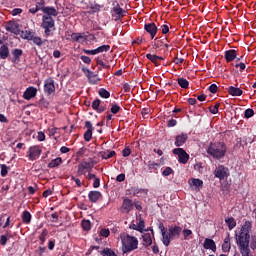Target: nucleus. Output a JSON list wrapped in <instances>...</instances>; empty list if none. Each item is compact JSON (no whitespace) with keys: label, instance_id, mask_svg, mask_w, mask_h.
Instances as JSON below:
<instances>
[{"label":"nucleus","instance_id":"obj_1","mask_svg":"<svg viewBox=\"0 0 256 256\" xmlns=\"http://www.w3.org/2000/svg\"><path fill=\"white\" fill-rule=\"evenodd\" d=\"M251 229H253L251 221H245L236 238L242 256H249L251 253V249L249 248V243L251 242Z\"/></svg>","mask_w":256,"mask_h":256},{"label":"nucleus","instance_id":"obj_2","mask_svg":"<svg viewBox=\"0 0 256 256\" xmlns=\"http://www.w3.org/2000/svg\"><path fill=\"white\" fill-rule=\"evenodd\" d=\"M206 153L213 159L220 161V159H223L227 155V144L223 141L210 142Z\"/></svg>","mask_w":256,"mask_h":256},{"label":"nucleus","instance_id":"obj_3","mask_svg":"<svg viewBox=\"0 0 256 256\" xmlns=\"http://www.w3.org/2000/svg\"><path fill=\"white\" fill-rule=\"evenodd\" d=\"M121 241L123 253H131V251H135V249L139 247V240H137V237L135 236H131L129 234H122Z\"/></svg>","mask_w":256,"mask_h":256},{"label":"nucleus","instance_id":"obj_4","mask_svg":"<svg viewBox=\"0 0 256 256\" xmlns=\"http://www.w3.org/2000/svg\"><path fill=\"white\" fill-rule=\"evenodd\" d=\"M21 37L26 41H32L34 45H37V47H41L45 43V40L37 36V33L33 30L22 31Z\"/></svg>","mask_w":256,"mask_h":256},{"label":"nucleus","instance_id":"obj_5","mask_svg":"<svg viewBox=\"0 0 256 256\" xmlns=\"http://www.w3.org/2000/svg\"><path fill=\"white\" fill-rule=\"evenodd\" d=\"M42 29H44V34L46 37H49L51 35V29L55 27V20L51 16H42Z\"/></svg>","mask_w":256,"mask_h":256},{"label":"nucleus","instance_id":"obj_6","mask_svg":"<svg viewBox=\"0 0 256 256\" xmlns=\"http://www.w3.org/2000/svg\"><path fill=\"white\" fill-rule=\"evenodd\" d=\"M95 160L93 158H90V161H83L78 165L77 173L78 175H85V171H92L93 167H95Z\"/></svg>","mask_w":256,"mask_h":256},{"label":"nucleus","instance_id":"obj_7","mask_svg":"<svg viewBox=\"0 0 256 256\" xmlns=\"http://www.w3.org/2000/svg\"><path fill=\"white\" fill-rule=\"evenodd\" d=\"M173 154L177 155L178 157V163H181L182 165H187V162L189 161V155L187 151L183 148H175L173 150Z\"/></svg>","mask_w":256,"mask_h":256},{"label":"nucleus","instance_id":"obj_8","mask_svg":"<svg viewBox=\"0 0 256 256\" xmlns=\"http://www.w3.org/2000/svg\"><path fill=\"white\" fill-rule=\"evenodd\" d=\"M229 174H230L229 173V168H227L223 165H219L214 170V177H216L220 181H223V179H227V177H229Z\"/></svg>","mask_w":256,"mask_h":256},{"label":"nucleus","instance_id":"obj_9","mask_svg":"<svg viewBox=\"0 0 256 256\" xmlns=\"http://www.w3.org/2000/svg\"><path fill=\"white\" fill-rule=\"evenodd\" d=\"M42 150L39 146H32L27 151V157L29 161H37L41 157Z\"/></svg>","mask_w":256,"mask_h":256},{"label":"nucleus","instance_id":"obj_10","mask_svg":"<svg viewBox=\"0 0 256 256\" xmlns=\"http://www.w3.org/2000/svg\"><path fill=\"white\" fill-rule=\"evenodd\" d=\"M125 13L127 12L121 8L119 3H116L112 8V17L114 18V21H121V19L125 17Z\"/></svg>","mask_w":256,"mask_h":256},{"label":"nucleus","instance_id":"obj_11","mask_svg":"<svg viewBox=\"0 0 256 256\" xmlns=\"http://www.w3.org/2000/svg\"><path fill=\"white\" fill-rule=\"evenodd\" d=\"M44 93H46V95H52V93H55V80H53L52 77L44 80Z\"/></svg>","mask_w":256,"mask_h":256},{"label":"nucleus","instance_id":"obj_12","mask_svg":"<svg viewBox=\"0 0 256 256\" xmlns=\"http://www.w3.org/2000/svg\"><path fill=\"white\" fill-rule=\"evenodd\" d=\"M5 29L8 31V33H13V35H20L21 33V30L19 29V23L17 22L9 21L5 25Z\"/></svg>","mask_w":256,"mask_h":256},{"label":"nucleus","instance_id":"obj_13","mask_svg":"<svg viewBox=\"0 0 256 256\" xmlns=\"http://www.w3.org/2000/svg\"><path fill=\"white\" fill-rule=\"evenodd\" d=\"M144 29L149 33L151 39H155L157 32L159 31V28L155 22L146 23L144 25Z\"/></svg>","mask_w":256,"mask_h":256},{"label":"nucleus","instance_id":"obj_14","mask_svg":"<svg viewBox=\"0 0 256 256\" xmlns=\"http://www.w3.org/2000/svg\"><path fill=\"white\" fill-rule=\"evenodd\" d=\"M85 128L87 129L84 133V141H86L87 143H89V141H91V139H93V124L91 123V121H86L85 122Z\"/></svg>","mask_w":256,"mask_h":256},{"label":"nucleus","instance_id":"obj_15","mask_svg":"<svg viewBox=\"0 0 256 256\" xmlns=\"http://www.w3.org/2000/svg\"><path fill=\"white\" fill-rule=\"evenodd\" d=\"M187 139H189V135H187V133L177 135L174 142L175 147H183L184 144L187 143Z\"/></svg>","mask_w":256,"mask_h":256},{"label":"nucleus","instance_id":"obj_16","mask_svg":"<svg viewBox=\"0 0 256 256\" xmlns=\"http://www.w3.org/2000/svg\"><path fill=\"white\" fill-rule=\"evenodd\" d=\"M133 210V200L125 198L122 202L121 212L122 213H131Z\"/></svg>","mask_w":256,"mask_h":256},{"label":"nucleus","instance_id":"obj_17","mask_svg":"<svg viewBox=\"0 0 256 256\" xmlns=\"http://www.w3.org/2000/svg\"><path fill=\"white\" fill-rule=\"evenodd\" d=\"M37 96V88L30 86L28 87L25 92L23 93V99H26V101H29L33 99V97Z\"/></svg>","mask_w":256,"mask_h":256},{"label":"nucleus","instance_id":"obj_18","mask_svg":"<svg viewBox=\"0 0 256 256\" xmlns=\"http://www.w3.org/2000/svg\"><path fill=\"white\" fill-rule=\"evenodd\" d=\"M182 231H183V228H181L180 226H171L168 229V234H170V237L172 239H179Z\"/></svg>","mask_w":256,"mask_h":256},{"label":"nucleus","instance_id":"obj_19","mask_svg":"<svg viewBox=\"0 0 256 256\" xmlns=\"http://www.w3.org/2000/svg\"><path fill=\"white\" fill-rule=\"evenodd\" d=\"M70 37L74 43H85L87 41V35L84 33H72Z\"/></svg>","mask_w":256,"mask_h":256},{"label":"nucleus","instance_id":"obj_20","mask_svg":"<svg viewBox=\"0 0 256 256\" xmlns=\"http://www.w3.org/2000/svg\"><path fill=\"white\" fill-rule=\"evenodd\" d=\"M204 249H210V251H217V244H215V240L211 238H206L203 243Z\"/></svg>","mask_w":256,"mask_h":256},{"label":"nucleus","instance_id":"obj_21","mask_svg":"<svg viewBox=\"0 0 256 256\" xmlns=\"http://www.w3.org/2000/svg\"><path fill=\"white\" fill-rule=\"evenodd\" d=\"M102 197L103 195L99 191L93 190L88 193V199L90 203H97Z\"/></svg>","mask_w":256,"mask_h":256},{"label":"nucleus","instance_id":"obj_22","mask_svg":"<svg viewBox=\"0 0 256 256\" xmlns=\"http://www.w3.org/2000/svg\"><path fill=\"white\" fill-rule=\"evenodd\" d=\"M237 58V50H226L224 52V59H226L227 63H231V61H235Z\"/></svg>","mask_w":256,"mask_h":256},{"label":"nucleus","instance_id":"obj_23","mask_svg":"<svg viewBox=\"0 0 256 256\" xmlns=\"http://www.w3.org/2000/svg\"><path fill=\"white\" fill-rule=\"evenodd\" d=\"M12 63H19L21 61V56L23 55V50L19 48H15L12 51Z\"/></svg>","mask_w":256,"mask_h":256},{"label":"nucleus","instance_id":"obj_24","mask_svg":"<svg viewBox=\"0 0 256 256\" xmlns=\"http://www.w3.org/2000/svg\"><path fill=\"white\" fill-rule=\"evenodd\" d=\"M43 13L46 14V17H57V15H59V11H57L53 6L45 7Z\"/></svg>","mask_w":256,"mask_h":256},{"label":"nucleus","instance_id":"obj_25","mask_svg":"<svg viewBox=\"0 0 256 256\" xmlns=\"http://www.w3.org/2000/svg\"><path fill=\"white\" fill-rule=\"evenodd\" d=\"M228 93L232 97H241V95H243V90H241V88H237L235 86H230L228 88Z\"/></svg>","mask_w":256,"mask_h":256},{"label":"nucleus","instance_id":"obj_26","mask_svg":"<svg viewBox=\"0 0 256 256\" xmlns=\"http://www.w3.org/2000/svg\"><path fill=\"white\" fill-rule=\"evenodd\" d=\"M7 57H9V46L3 44L0 47V59H7Z\"/></svg>","mask_w":256,"mask_h":256},{"label":"nucleus","instance_id":"obj_27","mask_svg":"<svg viewBox=\"0 0 256 256\" xmlns=\"http://www.w3.org/2000/svg\"><path fill=\"white\" fill-rule=\"evenodd\" d=\"M189 183L193 187H196V191H199L203 187V180L199 178H192Z\"/></svg>","mask_w":256,"mask_h":256},{"label":"nucleus","instance_id":"obj_28","mask_svg":"<svg viewBox=\"0 0 256 256\" xmlns=\"http://www.w3.org/2000/svg\"><path fill=\"white\" fill-rule=\"evenodd\" d=\"M142 239H143L144 247H149V246L153 245V239L151 238V233H145L142 236Z\"/></svg>","mask_w":256,"mask_h":256},{"label":"nucleus","instance_id":"obj_29","mask_svg":"<svg viewBox=\"0 0 256 256\" xmlns=\"http://www.w3.org/2000/svg\"><path fill=\"white\" fill-rule=\"evenodd\" d=\"M222 251L224 253H229V251H231V239L229 238V236L224 239V242L222 244Z\"/></svg>","mask_w":256,"mask_h":256},{"label":"nucleus","instance_id":"obj_30","mask_svg":"<svg viewBox=\"0 0 256 256\" xmlns=\"http://www.w3.org/2000/svg\"><path fill=\"white\" fill-rule=\"evenodd\" d=\"M171 239H173V238L171 237L169 232L162 233V243H163V245H165V247H169V245H171Z\"/></svg>","mask_w":256,"mask_h":256},{"label":"nucleus","instance_id":"obj_31","mask_svg":"<svg viewBox=\"0 0 256 256\" xmlns=\"http://www.w3.org/2000/svg\"><path fill=\"white\" fill-rule=\"evenodd\" d=\"M146 58L148 59V61H151V63H153L155 67H159V65H161V63H159V56L155 54H146Z\"/></svg>","mask_w":256,"mask_h":256},{"label":"nucleus","instance_id":"obj_32","mask_svg":"<svg viewBox=\"0 0 256 256\" xmlns=\"http://www.w3.org/2000/svg\"><path fill=\"white\" fill-rule=\"evenodd\" d=\"M48 236H49V230H47V228H44L38 237L40 241V245H45V241H47Z\"/></svg>","mask_w":256,"mask_h":256},{"label":"nucleus","instance_id":"obj_33","mask_svg":"<svg viewBox=\"0 0 256 256\" xmlns=\"http://www.w3.org/2000/svg\"><path fill=\"white\" fill-rule=\"evenodd\" d=\"M115 155H117V153L113 150L112 151L106 150V151L100 152V156L102 157V159H111L115 157Z\"/></svg>","mask_w":256,"mask_h":256},{"label":"nucleus","instance_id":"obj_34","mask_svg":"<svg viewBox=\"0 0 256 256\" xmlns=\"http://www.w3.org/2000/svg\"><path fill=\"white\" fill-rule=\"evenodd\" d=\"M61 163H63V159H61V157L55 158L53 159L49 164L48 167L49 169H53L55 167H59V165H61Z\"/></svg>","mask_w":256,"mask_h":256},{"label":"nucleus","instance_id":"obj_35","mask_svg":"<svg viewBox=\"0 0 256 256\" xmlns=\"http://www.w3.org/2000/svg\"><path fill=\"white\" fill-rule=\"evenodd\" d=\"M225 223L227 224L229 230L235 229L237 227V221H235V218L230 217L225 220Z\"/></svg>","mask_w":256,"mask_h":256},{"label":"nucleus","instance_id":"obj_36","mask_svg":"<svg viewBox=\"0 0 256 256\" xmlns=\"http://www.w3.org/2000/svg\"><path fill=\"white\" fill-rule=\"evenodd\" d=\"M245 147H247V144H245V142H243V138H237L236 143L234 145V149H241V151H243V149H245Z\"/></svg>","mask_w":256,"mask_h":256},{"label":"nucleus","instance_id":"obj_37","mask_svg":"<svg viewBox=\"0 0 256 256\" xmlns=\"http://www.w3.org/2000/svg\"><path fill=\"white\" fill-rule=\"evenodd\" d=\"M31 213L27 210H25L22 214V221L23 223H25L26 225H29V223H31Z\"/></svg>","mask_w":256,"mask_h":256},{"label":"nucleus","instance_id":"obj_38","mask_svg":"<svg viewBox=\"0 0 256 256\" xmlns=\"http://www.w3.org/2000/svg\"><path fill=\"white\" fill-rule=\"evenodd\" d=\"M177 83L181 89H189V82L185 78H178Z\"/></svg>","mask_w":256,"mask_h":256},{"label":"nucleus","instance_id":"obj_39","mask_svg":"<svg viewBox=\"0 0 256 256\" xmlns=\"http://www.w3.org/2000/svg\"><path fill=\"white\" fill-rule=\"evenodd\" d=\"M8 237H13V235L9 232H6V235L0 236V245H2V247H5V245H7V241H9Z\"/></svg>","mask_w":256,"mask_h":256},{"label":"nucleus","instance_id":"obj_40","mask_svg":"<svg viewBox=\"0 0 256 256\" xmlns=\"http://www.w3.org/2000/svg\"><path fill=\"white\" fill-rule=\"evenodd\" d=\"M98 95L102 97V99H109L111 97V93L105 88H100L98 91Z\"/></svg>","mask_w":256,"mask_h":256},{"label":"nucleus","instance_id":"obj_41","mask_svg":"<svg viewBox=\"0 0 256 256\" xmlns=\"http://www.w3.org/2000/svg\"><path fill=\"white\" fill-rule=\"evenodd\" d=\"M100 255L102 256H117L115 251L109 249V248H104L102 251H99Z\"/></svg>","mask_w":256,"mask_h":256},{"label":"nucleus","instance_id":"obj_42","mask_svg":"<svg viewBox=\"0 0 256 256\" xmlns=\"http://www.w3.org/2000/svg\"><path fill=\"white\" fill-rule=\"evenodd\" d=\"M81 227H82L83 231H91V221L82 220Z\"/></svg>","mask_w":256,"mask_h":256},{"label":"nucleus","instance_id":"obj_43","mask_svg":"<svg viewBox=\"0 0 256 256\" xmlns=\"http://www.w3.org/2000/svg\"><path fill=\"white\" fill-rule=\"evenodd\" d=\"M157 169H159V164L155 161H149L148 162V170L150 171V173L154 170L157 171Z\"/></svg>","mask_w":256,"mask_h":256},{"label":"nucleus","instance_id":"obj_44","mask_svg":"<svg viewBox=\"0 0 256 256\" xmlns=\"http://www.w3.org/2000/svg\"><path fill=\"white\" fill-rule=\"evenodd\" d=\"M40 109H48L49 108V100L42 98L39 100Z\"/></svg>","mask_w":256,"mask_h":256},{"label":"nucleus","instance_id":"obj_45","mask_svg":"<svg viewBox=\"0 0 256 256\" xmlns=\"http://www.w3.org/2000/svg\"><path fill=\"white\" fill-rule=\"evenodd\" d=\"M99 81H101V78L96 74V76L90 77V79L88 80V83L90 85H98Z\"/></svg>","mask_w":256,"mask_h":256},{"label":"nucleus","instance_id":"obj_46","mask_svg":"<svg viewBox=\"0 0 256 256\" xmlns=\"http://www.w3.org/2000/svg\"><path fill=\"white\" fill-rule=\"evenodd\" d=\"M219 107H221L220 103H216L214 106H210L209 107L210 113H212V115H217V113H219Z\"/></svg>","mask_w":256,"mask_h":256},{"label":"nucleus","instance_id":"obj_47","mask_svg":"<svg viewBox=\"0 0 256 256\" xmlns=\"http://www.w3.org/2000/svg\"><path fill=\"white\" fill-rule=\"evenodd\" d=\"M109 49H111L110 45H102L99 46L98 48H96L97 53H107V51H109Z\"/></svg>","mask_w":256,"mask_h":256},{"label":"nucleus","instance_id":"obj_48","mask_svg":"<svg viewBox=\"0 0 256 256\" xmlns=\"http://www.w3.org/2000/svg\"><path fill=\"white\" fill-rule=\"evenodd\" d=\"M35 7L38 9V11L44 12V9H45V0H38V1L36 2Z\"/></svg>","mask_w":256,"mask_h":256},{"label":"nucleus","instance_id":"obj_49","mask_svg":"<svg viewBox=\"0 0 256 256\" xmlns=\"http://www.w3.org/2000/svg\"><path fill=\"white\" fill-rule=\"evenodd\" d=\"M137 231H139L140 233H143L145 231V220L144 219L139 220V223L137 225Z\"/></svg>","mask_w":256,"mask_h":256},{"label":"nucleus","instance_id":"obj_50","mask_svg":"<svg viewBox=\"0 0 256 256\" xmlns=\"http://www.w3.org/2000/svg\"><path fill=\"white\" fill-rule=\"evenodd\" d=\"M253 115H255V111L251 108L246 109L244 112V117L246 119H251V117H253Z\"/></svg>","mask_w":256,"mask_h":256},{"label":"nucleus","instance_id":"obj_51","mask_svg":"<svg viewBox=\"0 0 256 256\" xmlns=\"http://www.w3.org/2000/svg\"><path fill=\"white\" fill-rule=\"evenodd\" d=\"M173 173H175V171H173V168L171 167H166L163 172L162 175L163 177H169V175H173Z\"/></svg>","mask_w":256,"mask_h":256},{"label":"nucleus","instance_id":"obj_52","mask_svg":"<svg viewBox=\"0 0 256 256\" xmlns=\"http://www.w3.org/2000/svg\"><path fill=\"white\" fill-rule=\"evenodd\" d=\"M110 111L113 115H117V113L121 111V106H119V104H112Z\"/></svg>","mask_w":256,"mask_h":256},{"label":"nucleus","instance_id":"obj_53","mask_svg":"<svg viewBox=\"0 0 256 256\" xmlns=\"http://www.w3.org/2000/svg\"><path fill=\"white\" fill-rule=\"evenodd\" d=\"M101 106V100L100 99H95L92 104L91 107L94 111H98L99 107Z\"/></svg>","mask_w":256,"mask_h":256},{"label":"nucleus","instance_id":"obj_54","mask_svg":"<svg viewBox=\"0 0 256 256\" xmlns=\"http://www.w3.org/2000/svg\"><path fill=\"white\" fill-rule=\"evenodd\" d=\"M235 68L240 69V73H243L247 69V65L244 62H240L235 64Z\"/></svg>","mask_w":256,"mask_h":256},{"label":"nucleus","instance_id":"obj_55","mask_svg":"<svg viewBox=\"0 0 256 256\" xmlns=\"http://www.w3.org/2000/svg\"><path fill=\"white\" fill-rule=\"evenodd\" d=\"M0 167H1V171H0L1 177H7V173H9L7 166L5 164H1Z\"/></svg>","mask_w":256,"mask_h":256},{"label":"nucleus","instance_id":"obj_56","mask_svg":"<svg viewBox=\"0 0 256 256\" xmlns=\"http://www.w3.org/2000/svg\"><path fill=\"white\" fill-rule=\"evenodd\" d=\"M165 45V41L164 40H158V39H155V42H154V47L156 49H161V47Z\"/></svg>","mask_w":256,"mask_h":256},{"label":"nucleus","instance_id":"obj_57","mask_svg":"<svg viewBox=\"0 0 256 256\" xmlns=\"http://www.w3.org/2000/svg\"><path fill=\"white\" fill-rule=\"evenodd\" d=\"M160 29L162 31V35H167V33H169V24L161 25Z\"/></svg>","mask_w":256,"mask_h":256},{"label":"nucleus","instance_id":"obj_58","mask_svg":"<svg viewBox=\"0 0 256 256\" xmlns=\"http://www.w3.org/2000/svg\"><path fill=\"white\" fill-rule=\"evenodd\" d=\"M110 234H111V232L107 228H103L100 230L101 237H109Z\"/></svg>","mask_w":256,"mask_h":256},{"label":"nucleus","instance_id":"obj_59","mask_svg":"<svg viewBox=\"0 0 256 256\" xmlns=\"http://www.w3.org/2000/svg\"><path fill=\"white\" fill-rule=\"evenodd\" d=\"M45 251H47V247L45 246H40L38 247V249L36 250L37 255L39 256H43V253H45Z\"/></svg>","mask_w":256,"mask_h":256},{"label":"nucleus","instance_id":"obj_60","mask_svg":"<svg viewBox=\"0 0 256 256\" xmlns=\"http://www.w3.org/2000/svg\"><path fill=\"white\" fill-rule=\"evenodd\" d=\"M129 155H131V148L125 147L122 150V157H129Z\"/></svg>","mask_w":256,"mask_h":256},{"label":"nucleus","instance_id":"obj_61","mask_svg":"<svg viewBox=\"0 0 256 256\" xmlns=\"http://www.w3.org/2000/svg\"><path fill=\"white\" fill-rule=\"evenodd\" d=\"M182 233L185 240H187V238L190 237V235H193V231L189 229H184Z\"/></svg>","mask_w":256,"mask_h":256},{"label":"nucleus","instance_id":"obj_62","mask_svg":"<svg viewBox=\"0 0 256 256\" xmlns=\"http://www.w3.org/2000/svg\"><path fill=\"white\" fill-rule=\"evenodd\" d=\"M218 89L219 88L217 87V84H211L208 87V90L210 91V93H213V94L217 93Z\"/></svg>","mask_w":256,"mask_h":256},{"label":"nucleus","instance_id":"obj_63","mask_svg":"<svg viewBox=\"0 0 256 256\" xmlns=\"http://www.w3.org/2000/svg\"><path fill=\"white\" fill-rule=\"evenodd\" d=\"M80 59L81 61H83V63H86V65H91V59L89 58V56L82 55Z\"/></svg>","mask_w":256,"mask_h":256},{"label":"nucleus","instance_id":"obj_64","mask_svg":"<svg viewBox=\"0 0 256 256\" xmlns=\"http://www.w3.org/2000/svg\"><path fill=\"white\" fill-rule=\"evenodd\" d=\"M250 247H251V249H253V251H255V249H256V236L251 237Z\"/></svg>","mask_w":256,"mask_h":256}]
</instances>
